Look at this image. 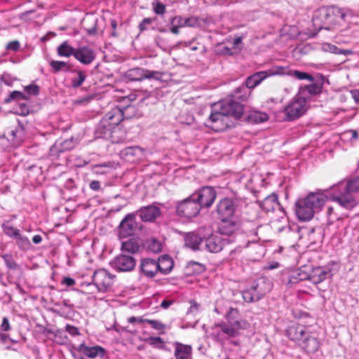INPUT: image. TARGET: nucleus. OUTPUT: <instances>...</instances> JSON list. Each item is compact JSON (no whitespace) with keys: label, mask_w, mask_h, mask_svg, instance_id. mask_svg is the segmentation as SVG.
<instances>
[{"label":"nucleus","mask_w":359,"mask_h":359,"mask_svg":"<svg viewBox=\"0 0 359 359\" xmlns=\"http://www.w3.org/2000/svg\"><path fill=\"white\" fill-rule=\"evenodd\" d=\"M327 191L333 201L344 208L352 209L359 202V177L340 182Z\"/></svg>","instance_id":"obj_1"},{"label":"nucleus","mask_w":359,"mask_h":359,"mask_svg":"<svg viewBox=\"0 0 359 359\" xmlns=\"http://www.w3.org/2000/svg\"><path fill=\"white\" fill-rule=\"evenodd\" d=\"M243 112V105L238 102L233 100L219 102L214 105L213 110L209 115L208 121L212 124L210 127L216 131L222 130L228 126V116L238 119L242 116Z\"/></svg>","instance_id":"obj_2"},{"label":"nucleus","mask_w":359,"mask_h":359,"mask_svg":"<svg viewBox=\"0 0 359 359\" xmlns=\"http://www.w3.org/2000/svg\"><path fill=\"white\" fill-rule=\"evenodd\" d=\"M327 196L323 193L311 192L304 198H299L295 203V212L300 222H309L325 204Z\"/></svg>","instance_id":"obj_3"},{"label":"nucleus","mask_w":359,"mask_h":359,"mask_svg":"<svg viewBox=\"0 0 359 359\" xmlns=\"http://www.w3.org/2000/svg\"><path fill=\"white\" fill-rule=\"evenodd\" d=\"M162 215L161 209L153 203L149 205L141 207L136 212L128 213L121 221L119 224L127 222H135L136 217L139 216L143 222H155Z\"/></svg>","instance_id":"obj_4"},{"label":"nucleus","mask_w":359,"mask_h":359,"mask_svg":"<svg viewBox=\"0 0 359 359\" xmlns=\"http://www.w3.org/2000/svg\"><path fill=\"white\" fill-rule=\"evenodd\" d=\"M225 318L227 323H215L212 329L220 327L222 332L230 337H235L239 334L241 324L239 320V311L237 309L229 308Z\"/></svg>","instance_id":"obj_5"},{"label":"nucleus","mask_w":359,"mask_h":359,"mask_svg":"<svg viewBox=\"0 0 359 359\" xmlns=\"http://www.w3.org/2000/svg\"><path fill=\"white\" fill-rule=\"evenodd\" d=\"M236 207L232 198L228 197L222 198L216 205L217 218L223 223L236 224L235 219L237 217Z\"/></svg>","instance_id":"obj_6"},{"label":"nucleus","mask_w":359,"mask_h":359,"mask_svg":"<svg viewBox=\"0 0 359 359\" xmlns=\"http://www.w3.org/2000/svg\"><path fill=\"white\" fill-rule=\"evenodd\" d=\"M130 110H134L130 104H127L124 107H116L111 109L101 120V127L110 125L116 128L124 118H131L132 116L128 113Z\"/></svg>","instance_id":"obj_7"},{"label":"nucleus","mask_w":359,"mask_h":359,"mask_svg":"<svg viewBox=\"0 0 359 359\" xmlns=\"http://www.w3.org/2000/svg\"><path fill=\"white\" fill-rule=\"evenodd\" d=\"M339 270L337 263L332 262L324 266L313 268L311 272L310 281L317 285L328 278H332L334 274Z\"/></svg>","instance_id":"obj_8"},{"label":"nucleus","mask_w":359,"mask_h":359,"mask_svg":"<svg viewBox=\"0 0 359 359\" xmlns=\"http://www.w3.org/2000/svg\"><path fill=\"white\" fill-rule=\"evenodd\" d=\"M200 210L199 204L196 202L191 195L180 202L177 206V215L187 219L196 217L199 214Z\"/></svg>","instance_id":"obj_9"},{"label":"nucleus","mask_w":359,"mask_h":359,"mask_svg":"<svg viewBox=\"0 0 359 359\" xmlns=\"http://www.w3.org/2000/svg\"><path fill=\"white\" fill-rule=\"evenodd\" d=\"M306 99L301 95H297L285 108L287 119L292 121L302 116L306 111Z\"/></svg>","instance_id":"obj_10"},{"label":"nucleus","mask_w":359,"mask_h":359,"mask_svg":"<svg viewBox=\"0 0 359 359\" xmlns=\"http://www.w3.org/2000/svg\"><path fill=\"white\" fill-rule=\"evenodd\" d=\"M260 207L266 212L277 211L278 218L275 220L276 222H284L287 219L285 212L280 206L278 196L276 194H271L266 197L262 202L260 203Z\"/></svg>","instance_id":"obj_11"},{"label":"nucleus","mask_w":359,"mask_h":359,"mask_svg":"<svg viewBox=\"0 0 359 359\" xmlns=\"http://www.w3.org/2000/svg\"><path fill=\"white\" fill-rule=\"evenodd\" d=\"M216 196V191L214 188L208 186L202 187L191 194L196 202L199 204L201 209L203 208H210L214 203Z\"/></svg>","instance_id":"obj_12"},{"label":"nucleus","mask_w":359,"mask_h":359,"mask_svg":"<svg viewBox=\"0 0 359 359\" xmlns=\"http://www.w3.org/2000/svg\"><path fill=\"white\" fill-rule=\"evenodd\" d=\"M109 264L118 272H129L135 269L136 260L132 255L121 254L115 257Z\"/></svg>","instance_id":"obj_13"},{"label":"nucleus","mask_w":359,"mask_h":359,"mask_svg":"<svg viewBox=\"0 0 359 359\" xmlns=\"http://www.w3.org/2000/svg\"><path fill=\"white\" fill-rule=\"evenodd\" d=\"M114 276L104 269L95 271L93 276V281L100 292H106L112 285Z\"/></svg>","instance_id":"obj_14"},{"label":"nucleus","mask_w":359,"mask_h":359,"mask_svg":"<svg viewBox=\"0 0 359 359\" xmlns=\"http://www.w3.org/2000/svg\"><path fill=\"white\" fill-rule=\"evenodd\" d=\"M313 23L318 30L325 29H330L329 25H331V17L329 13L328 7H321L314 12L313 16Z\"/></svg>","instance_id":"obj_15"},{"label":"nucleus","mask_w":359,"mask_h":359,"mask_svg":"<svg viewBox=\"0 0 359 359\" xmlns=\"http://www.w3.org/2000/svg\"><path fill=\"white\" fill-rule=\"evenodd\" d=\"M144 226H117L114 233L121 241L125 238H140L143 235Z\"/></svg>","instance_id":"obj_16"},{"label":"nucleus","mask_w":359,"mask_h":359,"mask_svg":"<svg viewBox=\"0 0 359 359\" xmlns=\"http://www.w3.org/2000/svg\"><path fill=\"white\" fill-rule=\"evenodd\" d=\"M203 242L205 243L203 250L211 253H217L221 252L224 245L226 243H230V241L224 239L220 236L211 234L207 237H204Z\"/></svg>","instance_id":"obj_17"},{"label":"nucleus","mask_w":359,"mask_h":359,"mask_svg":"<svg viewBox=\"0 0 359 359\" xmlns=\"http://www.w3.org/2000/svg\"><path fill=\"white\" fill-rule=\"evenodd\" d=\"M159 72L156 71H149L142 67H135L128 70L126 76L130 81H142L144 79H158Z\"/></svg>","instance_id":"obj_18"},{"label":"nucleus","mask_w":359,"mask_h":359,"mask_svg":"<svg viewBox=\"0 0 359 359\" xmlns=\"http://www.w3.org/2000/svg\"><path fill=\"white\" fill-rule=\"evenodd\" d=\"M95 50L88 46H83L76 48L74 57L81 64L88 65L95 59Z\"/></svg>","instance_id":"obj_19"},{"label":"nucleus","mask_w":359,"mask_h":359,"mask_svg":"<svg viewBox=\"0 0 359 359\" xmlns=\"http://www.w3.org/2000/svg\"><path fill=\"white\" fill-rule=\"evenodd\" d=\"M203 240L204 237L202 238L194 231L184 233V246L193 251H201L203 250L201 245Z\"/></svg>","instance_id":"obj_20"},{"label":"nucleus","mask_w":359,"mask_h":359,"mask_svg":"<svg viewBox=\"0 0 359 359\" xmlns=\"http://www.w3.org/2000/svg\"><path fill=\"white\" fill-rule=\"evenodd\" d=\"M252 292L255 294V298L258 302L264 297V296L271 290V283L269 280L261 278L257 280V283L250 287Z\"/></svg>","instance_id":"obj_21"},{"label":"nucleus","mask_w":359,"mask_h":359,"mask_svg":"<svg viewBox=\"0 0 359 359\" xmlns=\"http://www.w3.org/2000/svg\"><path fill=\"white\" fill-rule=\"evenodd\" d=\"M159 269H163L159 265L158 262L155 259L146 258L141 261L140 271L148 278L154 277L159 271Z\"/></svg>","instance_id":"obj_22"},{"label":"nucleus","mask_w":359,"mask_h":359,"mask_svg":"<svg viewBox=\"0 0 359 359\" xmlns=\"http://www.w3.org/2000/svg\"><path fill=\"white\" fill-rule=\"evenodd\" d=\"M285 332L288 338L292 341H297L298 344L308 332L304 325L297 323H292L289 325Z\"/></svg>","instance_id":"obj_23"},{"label":"nucleus","mask_w":359,"mask_h":359,"mask_svg":"<svg viewBox=\"0 0 359 359\" xmlns=\"http://www.w3.org/2000/svg\"><path fill=\"white\" fill-rule=\"evenodd\" d=\"M299 346L306 352L314 353L318 350L320 342L316 337L307 332L299 344Z\"/></svg>","instance_id":"obj_24"},{"label":"nucleus","mask_w":359,"mask_h":359,"mask_svg":"<svg viewBox=\"0 0 359 359\" xmlns=\"http://www.w3.org/2000/svg\"><path fill=\"white\" fill-rule=\"evenodd\" d=\"M77 144L76 139L72 137L65 140H57L50 147V150L53 154H56L73 149Z\"/></svg>","instance_id":"obj_25"},{"label":"nucleus","mask_w":359,"mask_h":359,"mask_svg":"<svg viewBox=\"0 0 359 359\" xmlns=\"http://www.w3.org/2000/svg\"><path fill=\"white\" fill-rule=\"evenodd\" d=\"M25 137V128L24 124L18 120L15 128L11 130L8 140L12 142L14 147H18L23 142Z\"/></svg>","instance_id":"obj_26"},{"label":"nucleus","mask_w":359,"mask_h":359,"mask_svg":"<svg viewBox=\"0 0 359 359\" xmlns=\"http://www.w3.org/2000/svg\"><path fill=\"white\" fill-rule=\"evenodd\" d=\"M142 241L140 238H130L126 241H122L121 250L122 252L134 255L140 251Z\"/></svg>","instance_id":"obj_27"},{"label":"nucleus","mask_w":359,"mask_h":359,"mask_svg":"<svg viewBox=\"0 0 359 359\" xmlns=\"http://www.w3.org/2000/svg\"><path fill=\"white\" fill-rule=\"evenodd\" d=\"M78 351L90 358H95L97 356L103 357L105 354V350L102 346H88L83 343L79 346Z\"/></svg>","instance_id":"obj_28"},{"label":"nucleus","mask_w":359,"mask_h":359,"mask_svg":"<svg viewBox=\"0 0 359 359\" xmlns=\"http://www.w3.org/2000/svg\"><path fill=\"white\" fill-rule=\"evenodd\" d=\"M270 74L264 71L256 72L248 76L244 84L252 91L253 88L259 85Z\"/></svg>","instance_id":"obj_29"},{"label":"nucleus","mask_w":359,"mask_h":359,"mask_svg":"<svg viewBox=\"0 0 359 359\" xmlns=\"http://www.w3.org/2000/svg\"><path fill=\"white\" fill-rule=\"evenodd\" d=\"M142 154V150L137 146L126 147L120 152L121 156L127 161H134Z\"/></svg>","instance_id":"obj_30"},{"label":"nucleus","mask_w":359,"mask_h":359,"mask_svg":"<svg viewBox=\"0 0 359 359\" xmlns=\"http://www.w3.org/2000/svg\"><path fill=\"white\" fill-rule=\"evenodd\" d=\"M328 8L332 25L340 24L341 22L345 21L347 15L346 10L334 6H330Z\"/></svg>","instance_id":"obj_31"},{"label":"nucleus","mask_w":359,"mask_h":359,"mask_svg":"<svg viewBox=\"0 0 359 359\" xmlns=\"http://www.w3.org/2000/svg\"><path fill=\"white\" fill-rule=\"evenodd\" d=\"M175 346L174 355L176 359H190L192 353L191 346L175 342Z\"/></svg>","instance_id":"obj_32"},{"label":"nucleus","mask_w":359,"mask_h":359,"mask_svg":"<svg viewBox=\"0 0 359 359\" xmlns=\"http://www.w3.org/2000/svg\"><path fill=\"white\" fill-rule=\"evenodd\" d=\"M158 265H159L161 268L163 269H159V272L162 273L163 274H168L172 269L173 261L169 255H162L158 259Z\"/></svg>","instance_id":"obj_33"},{"label":"nucleus","mask_w":359,"mask_h":359,"mask_svg":"<svg viewBox=\"0 0 359 359\" xmlns=\"http://www.w3.org/2000/svg\"><path fill=\"white\" fill-rule=\"evenodd\" d=\"M251 95V90L243 83L236 88L233 93V97L241 101H245Z\"/></svg>","instance_id":"obj_34"},{"label":"nucleus","mask_w":359,"mask_h":359,"mask_svg":"<svg viewBox=\"0 0 359 359\" xmlns=\"http://www.w3.org/2000/svg\"><path fill=\"white\" fill-rule=\"evenodd\" d=\"M246 119L251 123H260L268 119V115L259 111H252L248 114Z\"/></svg>","instance_id":"obj_35"},{"label":"nucleus","mask_w":359,"mask_h":359,"mask_svg":"<svg viewBox=\"0 0 359 359\" xmlns=\"http://www.w3.org/2000/svg\"><path fill=\"white\" fill-rule=\"evenodd\" d=\"M76 48L70 46L67 41L62 42L57 48V53L60 57H70L73 55L74 57Z\"/></svg>","instance_id":"obj_36"},{"label":"nucleus","mask_w":359,"mask_h":359,"mask_svg":"<svg viewBox=\"0 0 359 359\" xmlns=\"http://www.w3.org/2000/svg\"><path fill=\"white\" fill-rule=\"evenodd\" d=\"M116 128L109 125L108 126L101 127V121L97 126L96 130V135L100 138L109 139L113 138V133H116L114 130Z\"/></svg>","instance_id":"obj_37"},{"label":"nucleus","mask_w":359,"mask_h":359,"mask_svg":"<svg viewBox=\"0 0 359 359\" xmlns=\"http://www.w3.org/2000/svg\"><path fill=\"white\" fill-rule=\"evenodd\" d=\"M186 269L189 275L199 274L205 271V266L199 262L191 261L187 264Z\"/></svg>","instance_id":"obj_38"},{"label":"nucleus","mask_w":359,"mask_h":359,"mask_svg":"<svg viewBox=\"0 0 359 359\" xmlns=\"http://www.w3.org/2000/svg\"><path fill=\"white\" fill-rule=\"evenodd\" d=\"M72 72L76 74V76L71 79V86L73 88H77L85 81L86 76L83 72L80 70H74Z\"/></svg>","instance_id":"obj_39"},{"label":"nucleus","mask_w":359,"mask_h":359,"mask_svg":"<svg viewBox=\"0 0 359 359\" xmlns=\"http://www.w3.org/2000/svg\"><path fill=\"white\" fill-rule=\"evenodd\" d=\"M147 250L153 253H158L162 250V244L156 238L148 239L145 243Z\"/></svg>","instance_id":"obj_40"},{"label":"nucleus","mask_w":359,"mask_h":359,"mask_svg":"<svg viewBox=\"0 0 359 359\" xmlns=\"http://www.w3.org/2000/svg\"><path fill=\"white\" fill-rule=\"evenodd\" d=\"M282 283L285 284L287 286H291L300 282L299 276H297V271L292 273H284L282 274L281 278Z\"/></svg>","instance_id":"obj_41"},{"label":"nucleus","mask_w":359,"mask_h":359,"mask_svg":"<svg viewBox=\"0 0 359 359\" xmlns=\"http://www.w3.org/2000/svg\"><path fill=\"white\" fill-rule=\"evenodd\" d=\"M321 86L313 83L310 85H306L305 86L302 87L301 88V93L300 95H305L306 93H308L309 95H317L321 92Z\"/></svg>","instance_id":"obj_42"},{"label":"nucleus","mask_w":359,"mask_h":359,"mask_svg":"<svg viewBox=\"0 0 359 359\" xmlns=\"http://www.w3.org/2000/svg\"><path fill=\"white\" fill-rule=\"evenodd\" d=\"M289 231H295L299 234V238H302L306 232L308 234L313 233L315 231L314 227L308 229V226H287Z\"/></svg>","instance_id":"obj_43"},{"label":"nucleus","mask_w":359,"mask_h":359,"mask_svg":"<svg viewBox=\"0 0 359 359\" xmlns=\"http://www.w3.org/2000/svg\"><path fill=\"white\" fill-rule=\"evenodd\" d=\"M50 67L53 68L54 72H58L60 71H69L70 65L65 62L59 60H52L50 62Z\"/></svg>","instance_id":"obj_44"},{"label":"nucleus","mask_w":359,"mask_h":359,"mask_svg":"<svg viewBox=\"0 0 359 359\" xmlns=\"http://www.w3.org/2000/svg\"><path fill=\"white\" fill-rule=\"evenodd\" d=\"M290 74L299 80H309L311 81L314 80L311 74L299 70H291Z\"/></svg>","instance_id":"obj_45"},{"label":"nucleus","mask_w":359,"mask_h":359,"mask_svg":"<svg viewBox=\"0 0 359 359\" xmlns=\"http://www.w3.org/2000/svg\"><path fill=\"white\" fill-rule=\"evenodd\" d=\"M16 243L19 248L22 250H28L31 248L32 244L27 237L20 235L16 238Z\"/></svg>","instance_id":"obj_46"},{"label":"nucleus","mask_w":359,"mask_h":359,"mask_svg":"<svg viewBox=\"0 0 359 359\" xmlns=\"http://www.w3.org/2000/svg\"><path fill=\"white\" fill-rule=\"evenodd\" d=\"M27 97L22 92L14 90L5 99V103H9L13 100H27Z\"/></svg>","instance_id":"obj_47"},{"label":"nucleus","mask_w":359,"mask_h":359,"mask_svg":"<svg viewBox=\"0 0 359 359\" xmlns=\"http://www.w3.org/2000/svg\"><path fill=\"white\" fill-rule=\"evenodd\" d=\"M7 268L10 269H17L18 268V264L15 262L13 256L11 254H5L2 255Z\"/></svg>","instance_id":"obj_48"},{"label":"nucleus","mask_w":359,"mask_h":359,"mask_svg":"<svg viewBox=\"0 0 359 359\" xmlns=\"http://www.w3.org/2000/svg\"><path fill=\"white\" fill-rule=\"evenodd\" d=\"M56 306H59L60 308L57 309H53V312L65 318H69L73 313L74 310L67 309L66 308L61 307L59 304H55Z\"/></svg>","instance_id":"obj_49"},{"label":"nucleus","mask_w":359,"mask_h":359,"mask_svg":"<svg viewBox=\"0 0 359 359\" xmlns=\"http://www.w3.org/2000/svg\"><path fill=\"white\" fill-rule=\"evenodd\" d=\"M242 295L244 301L248 303L257 302L250 287L243 290Z\"/></svg>","instance_id":"obj_50"},{"label":"nucleus","mask_w":359,"mask_h":359,"mask_svg":"<svg viewBox=\"0 0 359 359\" xmlns=\"http://www.w3.org/2000/svg\"><path fill=\"white\" fill-rule=\"evenodd\" d=\"M2 226L4 227V232L10 237H13L16 239L20 235L19 230L13 226Z\"/></svg>","instance_id":"obj_51"},{"label":"nucleus","mask_w":359,"mask_h":359,"mask_svg":"<svg viewBox=\"0 0 359 359\" xmlns=\"http://www.w3.org/2000/svg\"><path fill=\"white\" fill-rule=\"evenodd\" d=\"M235 226H219L218 232L221 235L230 236L234 233Z\"/></svg>","instance_id":"obj_52"},{"label":"nucleus","mask_w":359,"mask_h":359,"mask_svg":"<svg viewBox=\"0 0 359 359\" xmlns=\"http://www.w3.org/2000/svg\"><path fill=\"white\" fill-rule=\"evenodd\" d=\"M145 323L149 324L153 329L158 331L163 330L165 328V325L157 320L147 319L145 320Z\"/></svg>","instance_id":"obj_53"},{"label":"nucleus","mask_w":359,"mask_h":359,"mask_svg":"<svg viewBox=\"0 0 359 359\" xmlns=\"http://www.w3.org/2000/svg\"><path fill=\"white\" fill-rule=\"evenodd\" d=\"M15 114L20 116H27L29 114V107L26 103H20L18 107L15 110Z\"/></svg>","instance_id":"obj_54"},{"label":"nucleus","mask_w":359,"mask_h":359,"mask_svg":"<svg viewBox=\"0 0 359 359\" xmlns=\"http://www.w3.org/2000/svg\"><path fill=\"white\" fill-rule=\"evenodd\" d=\"M155 20H156L155 18H144L142 20V22L139 24V26H138L140 32H143L144 31H145L147 29V26L151 25Z\"/></svg>","instance_id":"obj_55"},{"label":"nucleus","mask_w":359,"mask_h":359,"mask_svg":"<svg viewBox=\"0 0 359 359\" xmlns=\"http://www.w3.org/2000/svg\"><path fill=\"white\" fill-rule=\"evenodd\" d=\"M171 25H175L178 27H184V19L181 15H176L170 20Z\"/></svg>","instance_id":"obj_56"},{"label":"nucleus","mask_w":359,"mask_h":359,"mask_svg":"<svg viewBox=\"0 0 359 359\" xmlns=\"http://www.w3.org/2000/svg\"><path fill=\"white\" fill-rule=\"evenodd\" d=\"M154 12L157 15H163L165 13V6L161 3H153Z\"/></svg>","instance_id":"obj_57"},{"label":"nucleus","mask_w":359,"mask_h":359,"mask_svg":"<svg viewBox=\"0 0 359 359\" xmlns=\"http://www.w3.org/2000/svg\"><path fill=\"white\" fill-rule=\"evenodd\" d=\"M65 330L72 337L79 336L81 334L78 327L69 324L66 325Z\"/></svg>","instance_id":"obj_58"},{"label":"nucleus","mask_w":359,"mask_h":359,"mask_svg":"<svg viewBox=\"0 0 359 359\" xmlns=\"http://www.w3.org/2000/svg\"><path fill=\"white\" fill-rule=\"evenodd\" d=\"M297 276H299V280H300V281L306 280H310L311 273H309L304 271L302 268H299L297 271Z\"/></svg>","instance_id":"obj_59"},{"label":"nucleus","mask_w":359,"mask_h":359,"mask_svg":"<svg viewBox=\"0 0 359 359\" xmlns=\"http://www.w3.org/2000/svg\"><path fill=\"white\" fill-rule=\"evenodd\" d=\"M25 91L29 95H38L39 92V88L37 85L31 84L25 87Z\"/></svg>","instance_id":"obj_60"},{"label":"nucleus","mask_w":359,"mask_h":359,"mask_svg":"<svg viewBox=\"0 0 359 359\" xmlns=\"http://www.w3.org/2000/svg\"><path fill=\"white\" fill-rule=\"evenodd\" d=\"M184 19L185 27H196L198 24V18L196 17H189Z\"/></svg>","instance_id":"obj_61"},{"label":"nucleus","mask_w":359,"mask_h":359,"mask_svg":"<svg viewBox=\"0 0 359 359\" xmlns=\"http://www.w3.org/2000/svg\"><path fill=\"white\" fill-rule=\"evenodd\" d=\"M0 80L1 81H3L6 85L9 86H12L13 81H14V79L11 76V75L9 74H6V73H4L1 76Z\"/></svg>","instance_id":"obj_62"},{"label":"nucleus","mask_w":359,"mask_h":359,"mask_svg":"<svg viewBox=\"0 0 359 359\" xmlns=\"http://www.w3.org/2000/svg\"><path fill=\"white\" fill-rule=\"evenodd\" d=\"M20 48V42L17 40H15V41H12L11 42H9L6 46V48L7 50H13V51H18Z\"/></svg>","instance_id":"obj_63"},{"label":"nucleus","mask_w":359,"mask_h":359,"mask_svg":"<svg viewBox=\"0 0 359 359\" xmlns=\"http://www.w3.org/2000/svg\"><path fill=\"white\" fill-rule=\"evenodd\" d=\"M0 329L2 331L8 332L11 330V327L10 325L8 318L7 317H4L2 319V323L0 325Z\"/></svg>","instance_id":"obj_64"}]
</instances>
